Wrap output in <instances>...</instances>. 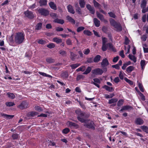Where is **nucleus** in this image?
<instances>
[{
	"instance_id": "nucleus-1",
	"label": "nucleus",
	"mask_w": 148,
	"mask_h": 148,
	"mask_svg": "<svg viewBox=\"0 0 148 148\" xmlns=\"http://www.w3.org/2000/svg\"><path fill=\"white\" fill-rule=\"evenodd\" d=\"M75 113L77 114V118L78 120L82 123H86L88 120L86 119L90 116L89 113L82 112L80 110H77L75 111Z\"/></svg>"
},
{
	"instance_id": "nucleus-2",
	"label": "nucleus",
	"mask_w": 148,
	"mask_h": 148,
	"mask_svg": "<svg viewBox=\"0 0 148 148\" xmlns=\"http://www.w3.org/2000/svg\"><path fill=\"white\" fill-rule=\"evenodd\" d=\"M25 34L23 32L16 33L14 38L15 43L17 45L22 43L25 41Z\"/></svg>"
},
{
	"instance_id": "nucleus-3",
	"label": "nucleus",
	"mask_w": 148,
	"mask_h": 148,
	"mask_svg": "<svg viewBox=\"0 0 148 148\" xmlns=\"http://www.w3.org/2000/svg\"><path fill=\"white\" fill-rule=\"evenodd\" d=\"M28 103L26 101H23L18 106V107L21 110H23L28 108Z\"/></svg>"
},
{
	"instance_id": "nucleus-4",
	"label": "nucleus",
	"mask_w": 148,
	"mask_h": 148,
	"mask_svg": "<svg viewBox=\"0 0 148 148\" xmlns=\"http://www.w3.org/2000/svg\"><path fill=\"white\" fill-rule=\"evenodd\" d=\"M38 12L41 15L45 16H48L49 14V12L47 10L43 8L39 9Z\"/></svg>"
},
{
	"instance_id": "nucleus-5",
	"label": "nucleus",
	"mask_w": 148,
	"mask_h": 148,
	"mask_svg": "<svg viewBox=\"0 0 148 148\" xmlns=\"http://www.w3.org/2000/svg\"><path fill=\"white\" fill-rule=\"evenodd\" d=\"M24 14L25 16L29 19H32L34 17L33 13L32 12L29 11L28 10L25 11Z\"/></svg>"
},
{
	"instance_id": "nucleus-6",
	"label": "nucleus",
	"mask_w": 148,
	"mask_h": 148,
	"mask_svg": "<svg viewBox=\"0 0 148 148\" xmlns=\"http://www.w3.org/2000/svg\"><path fill=\"white\" fill-rule=\"evenodd\" d=\"M85 123V124L84 125V126L87 128L90 129H92L93 130H94L95 129V127L94 125V124L92 121H91L89 120H88L87 123Z\"/></svg>"
},
{
	"instance_id": "nucleus-7",
	"label": "nucleus",
	"mask_w": 148,
	"mask_h": 148,
	"mask_svg": "<svg viewBox=\"0 0 148 148\" xmlns=\"http://www.w3.org/2000/svg\"><path fill=\"white\" fill-rule=\"evenodd\" d=\"M92 73L94 75H101L103 73V70L100 68H96L93 70L92 71Z\"/></svg>"
},
{
	"instance_id": "nucleus-8",
	"label": "nucleus",
	"mask_w": 148,
	"mask_h": 148,
	"mask_svg": "<svg viewBox=\"0 0 148 148\" xmlns=\"http://www.w3.org/2000/svg\"><path fill=\"white\" fill-rule=\"evenodd\" d=\"M109 62L106 58L103 59L101 63V64L102 67H104L107 66L109 64Z\"/></svg>"
},
{
	"instance_id": "nucleus-9",
	"label": "nucleus",
	"mask_w": 148,
	"mask_h": 148,
	"mask_svg": "<svg viewBox=\"0 0 148 148\" xmlns=\"http://www.w3.org/2000/svg\"><path fill=\"white\" fill-rule=\"evenodd\" d=\"M86 7L89 10L90 13L92 14H94L95 13V10L94 8L91 6L90 4H87L86 5Z\"/></svg>"
},
{
	"instance_id": "nucleus-10",
	"label": "nucleus",
	"mask_w": 148,
	"mask_h": 148,
	"mask_svg": "<svg viewBox=\"0 0 148 148\" xmlns=\"http://www.w3.org/2000/svg\"><path fill=\"white\" fill-rule=\"evenodd\" d=\"M135 123L137 125H141L144 123L143 120L140 117L136 118L135 121Z\"/></svg>"
},
{
	"instance_id": "nucleus-11",
	"label": "nucleus",
	"mask_w": 148,
	"mask_h": 148,
	"mask_svg": "<svg viewBox=\"0 0 148 148\" xmlns=\"http://www.w3.org/2000/svg\"><path fill=\"white\" fill-rule=\"evenodd\" d=\"M114 27L116 29V30L118 32H121L122 30V27L119 23H117Z\"/></svg>"
},
{
	"instance_id": "nucleus-12",
	"label": "nucleus",
	"mask_w": 148,
	"mask_h": 148,
	"mask_svg": "<svg viewBox=\"0 0 148 148\" xmlns=\"http://www.w3.org/2000/svg\"><path fill=\"white\" fill-rule=\"evenodd\" d=\"M132 108V107L129 106H123L122 107V109L120 110V112H122L124 110H130Z\"/></svg>"
},
{
	"instance_id": "nucleus-13",
	"label": "nucleus",
	"mask_w": 148,
	"mask_h": 148,
	"mask_svg": "<svg viewBox=\"0 0 148 148\" xmlns=\"http://www.w3.org/2000/svg\"><path fill=\"white\" fill-rule=\"evenodd\" d=\"M67 124H69V126L74 127L76 129L79 127V125L75 123L69 121L67 122Z\"/></svg>"
},
{
	"instance_id": "nucleus-14",
	"label": "nucleus",
	"mask_w": 148,
	"mask_h": 148,
	"mask_svg": "<svg viewBox=\"0 0 148 148\" xmlns=\"http://www.w3.org/2000/svg\"><path fill=\"white\" fill-rule=\"evenodd\" d=\"M67 8L69 12L73 14H74L75 12L72 6L69 5L67 6Z\"/></svg>"
},
{
	"instance_id": "nucleus-15",
	"label": "nucleus",
	"mask_w": 148,
	"mask_h": 148,
	"mask_svg": "<svg viewBox=\"0 0 148 148\" xmlns=\"http://www.w3.org/2000/svg\"><path fill=\"white\" fill-rule=\"evenodd\" d=\"M49 6L51 9L54 10H57L56 6L53 2L51 1L49 3Z\"/></svg>"
},
{
	"instance_id": "nucleus-16",
	"label": "nucleus",
	"mask_w": 148,
	"mask_h": 148,
	"mask_svg": "<svg viewBox=\"0 0 148 148\" xmlns=\"http://www.w3.org/2000/svg\"><path fill=\"white\" fill-rule=\"evenodd\" d=\"M102 87L103 88L105 89L106 90L110 92L114 90V88L113 87H109L106 85H104Z\"/></svg>"
},
{
	"instance_id": "nucleus-17",
	"label": "nucleus",
	"mask_w": 148,
	"mask_h": 148,
	"mask_svg": "<svg viewBox=\"0 0 148 148\" xmlns=\"http://www.w3.org/2000/svg\"><path fill=\"white\" fill-rule=\"evenodd\" d=\"M93 22L96 27H99L100 26V22L97 18H94L93 19Z\"/></svg>"
},
{
	"instance_id": "nucleus-18",
	"label": "nucleus",
	"mask_w": 148,
	"mask_h": 148,
	"mask_svg": "<svg viewBox=\"0 0 148 148\" xmlns=\"http://www.w3.org/2000/svg\"><path fill=\"white\" fill-rule=\"evenodd\" d=\"M101 56L99 55H97L94 58L93 61L94 62L97 63L100 60L101 58Z\"/></svg>"
},
{
	"instance_id": "nucleus-19",
	"label": "nucleus",
	"mask_w": 148,
	"mask_h": 148,
	"mask_svg": "<svg viewBox=\"0 0 148 148\" xmlns=\"http://www.w3.org/2000/svg\"><path fill=\"white\" fill-rule=\"evenodd\" d=\"M53 22L61 24H63L64 23V21L63 19L56 18L54 20Z\"/></svg>"
},
{
	"instance_id": "nucleus-20",
	"label": "nucleus",
	"mask_w": 148,
	"mask_h": 148,
	"mask_svg": "<svg viewBox=\"0 0 148 148\" xmlns=\"http://www.w3.org/2000/svg\"><path fill=\"white\" fill-rule=\"evenodd\" d=\"M147 4V0H142L141 1V4L140 5V7L141 8H145Z\"/></svg>"
},
{
	"instance_id": "nucleus-21",
	"label": "nucleus",
	"mask_w": 148,
	"mask_h": 148,
	"mask_svg": "<svg viewBox=\"0 0 148 148\" xmlns=\"http://www.w3.org/2000/svg\"><path fill=\"white\" fill-rule=\"evenodd\" d=\"M61 76L63 78H67L69 76V74L67 72H64L62 73Z\"/></svg>"
},
{
	"instance_id": "nucleus-22",
	"label": "nucleus",
	"mask_w": 148,
	"mask_h": 148,
	"mask_svg": "<svg viewBox=\"0 0 148 148\" xmlns=\"http://www.w3.org/2000/svg\"><path fill=\"white\" fill-rule=\"evenodd\" d=\"M53 40L54 42H56L58 44L62 42V40L57 37L53 38Z\"/></svg>"
},
{
	"instance_id": "nucleus-23",
	"label": "nucleus",
	"mask_w": 148,
	"mask_h": 148,
	"mask_svg": "<svg viewBox=\"0 0 148 148\" xmlns=\"http://www.w3.org/2000/svg\"><path fill=\"white\" fill-rule=\"evenodd\" d=\"M47 0H40L39 3L40 4V6H45L47 5Z\"/></svg>"
},
{
	"instance_id": "nucleus-24",
	"label": "nucleus",
	"mask_w": 148,
	"mask_h": 148,
	"mask_svg": "<svg viewBox=\"0 0 148 148\" xmlns=\"http://www.w3.org/2000/svg\"><path fill=\"white\" fill-rule=\"evenodd\" d=\"M66 18L67 20L69 21L73 24H75V21L74 19H73L71 17L67 16H66Z\"/></svg>"
},
{
	"instance_id": "nucleus-25",
	"label": "nucleus",
	"mask_w": 148,
	"mask_h": 148,
	"mask_svg": "<svg viewBox=\"0 0 148 148\" xmlns=\"http://www.w3.org/2000/svg\"><path fill=\"white\" fill-rule=\"evenodd\" d=\"M108 45H108V43L106 44L102 45L101 48L102 50L103 51H106L108 48L109 47Z\"/></svg>"
},
{
	"instance_id": "nucleus-26",
	"label": "nucleus",
	"mask_w": 148,
	"mask_h": 148,
	"mask_svg": "<svg viewBox=\"0 0 148 148\" xmlns=\"http://www.w3.org/2000/svg\"><path fill=\"white\" fill-rule=\"evenodd\" d=\"M96 14L97 17L99 18L101 21L104 18L103 15L100 14L98 11L96 12Z\"/></svg>"
},
{
	"instance_id": "nucleus-27",
	"label": "nucleus",
	"mask_w": 148,
	"mask_h": 148,
	"mask_svg": "<svg viewBox=\"0 0 148 148\" xmlns=\"http://www.w3.org/2000/svg\"><path fill=\"white\" fill-rule=\"evenodd\" d=\"M70 58L71 60L72 61H74L75 60V57L76 56V55L74 53H73L70 52Z\"/></svg>"
},
{
	"instance_id": "nucleus-28",
	"label": "nucleus",
	"mask_w": 148,
	"mask_h": 148,
	"mask_svg": "<svg viewBox=\"0 0 148 148\" xmlns=\"http://www.w3.org/2000/svg\"><path fill=\"white\" fill-rule=\"evenodd\" d=\"M79 3L80 7L84 8L85 7V2L84 0H79Z\"/></svg>"
},
{
	"instance_id": "nucleus-29",
	"label": "nucleus",
	"mask_w": 148,
	"mask_h": 148,
	"mask_svg": "<svg viewBox=\"0 0 148 148\" xmlns=\"http://www.w3.org/2000/svg\"><path fill=\"white\" fill-rule=\"evenodd\" d=\"M134 69V67L132 66H128L126 69V71L128 73H131Z\"/></svg>"
},
{
	"instance_id": "nucleus-30",
	"label": "nucleus",
	"mask_w": 148,
	"mask_h": 148,
	"mask_svg": "<svg viewBox=\"0 0 148 148\" xmlns=\"http://www.w3.org/2000/svg\"><path fill=\"white\" fill-rule=\"evenodd\" d=\"M129 58L132 60H133L134 62H136V58L134 56L131 55L130 54L129 55Z\"/></svg>"
},
{
	"instance_id": "nucleus-31",
	"label": "nucleus",
	"mask_w": 148,
	"mask_h": 148,
	"mask_svg": "<svg viewBox=\"0 0 148 148\" xmlns=\"http://www.w3.org/2000/svg\"><path fill=\"white\" fill-rule=\"evenodd\" d=\"M140 64L142 69L143 70L144 69V67L146 65L145 61V60H142L140 61Z\"/></svg>"
},
{
	"instance_id": "nucleus-32",
	"label": "nucleus",
	"mask_w": 148,
	"mask_h": 148,
	"mask_svg": "<svg viewBox=\"0 0 148 148\" xmlns=\"http://www.w3.org/2000/svg\"><path fill=\"white\" fill-rule=\"evenodd\" d=\"M87 60L85 63L87 64V63H92L94 62L93 61V57L89 58L87 59Z\"/></svg>"
},
{
	"instance_id": "nucleus-33",
	"label": "nucleus",
	"mask_w": 148,
	"mask_h": 148,
	"mask_svg": "<svg viewBox=\"0 0 148 148\" xmlns=\"http://www.w3.org/2000/svg\"><path fill=\"white\" fill-rule=\"evenodd\" d=\"M80 64L76 63L75 64H72L70 65V67L72 69H74L80 65Z\"/></svg>"
},
{
	"instance_id": "nucleus-34",
	"label": "nucleus",
	"mask_w": 148,
	"mask_h": 148,
	"mask_svg": "<svg viewBox=\"0 0 148 148\" xmlns=\"http://www.w3.org/2000/svg\"><path fill=\"white\" fill-rule=\"evenodd\" d=\"M42 25V23H38L36 26L35 29L36 30H40L41 29Z\"/></svg>"
},
{
	"instance_id": "nucleus-35",
	"label": "nucleus",
	"mask_w": 148,
	"mask_h": 148,
	"mask_svg": "<svg viewBox=\"0 0 148 148\" xmlns=\"http://www.w3.org/2000/svg\"><path fill=\"white\" fill-rule=\"evenodd\" d=\"M91 68L90 66H88L86 69L85 71L84 72L83 74H87L89 73L91 70Z\"/></svg>"
},
{
	"instance_id": "nucleus-36",
	"label": "nucleus",
	"mask_w": 148,
	"mask_h": 148,
	"mask_svg": "<svg viewBox=\"0 0 148 148\" xmlns=\"http://www.w3.org/2000/svg\"><path fill=\"white\" fill-rule=\"evenodd\" d=\"M118 99L116 98H113L109 100L108 103L109 104L114 103L117 102Z\"/></svg>"
},
{
	"instance_id": "nucleus-37",
	"label": "nucleus",
	"mask_w": 148,
	"mask_h": 148,
	"mask_svg": "<svg viewBox=\"0 0 148 148\" xmlns=\"http://www.w3.org/2000/svg\"><path fill=\"white\" fill-rule=\"evenodd\" d=\"M141 128L143 131L146 132L147 133H148V127L144 125L141 126Z\"/></svg>"
},
{
	"instance_id": "nucleus-38",
	"label": "nucleus",
	"mask_w": 148,
	"mask_h": 148,
	"mask_svg": "<svg viewBox=\"0 0 148 148\" xmlns=\"http://www.w3.org/2000/svg\"><path fill=\"white\" fill-rule=\"evenodd\" d=\"M76 12L79 14L82 15V9L80 7L78 8L75 9Z\"/></svg>"
},
{
	"instance_id": "nucleus-39",
	"label": "nucleus",
	"mask_w": 148,
	"mask_h": 148,
	"mask_svg": "<svg viewBox=\"0 0 148 148\" xmlns=\"http://www.w3.org/2000/svg\"><path fill=\"white\" fill-rule=\"evenodd\" d=\"M7 95L9 98L12 99H14L15 97V95L13 93L8 92L7 93Z\"/></svg>"
},
{
	"instance_id": "nucleus-40",
	"label": "nucleus",
	"mask_w": 148,
	"mask_h": 148,
	"mask_svg": "<svg viewBox=\"0 0 148 148\" xmlns=\"http://www.w3.org/2000/svg\"><path fill=\"white\" fill-rule=\"evenodd\" d=\"M59 53L63 56H65L66 55V51L60 50L59 51Z\"/></svg>"
},
{
	"instance_id": "nucleus-41",
	"label": "nucleus",
	"mask_w": 148,
	"mask_h": 148,
	"mask_svg": "<svg viewBox=\"0 0 148 148\" xmlns=\"http://www.w3.org/2000/svg\"><path fill=\"white\" fill-rule=\"evenodd\" d=\"M110 23L111 25L114 26L117 23V22L115 21V20L113 19H111L110 20Z\"/></svg>"
},
{
	"instance_id": "nucleus-42",
	"label": "nucleus",
	"mask_w": 148,
	"mask_h": 148,
	"mask_svg": "<svg viewBox=\"0 0 148 148\" xmlns=\"http://www.w3.org/2000/svg\"><path fill=\"white\" fill-rule=\"evenodd\" d=\"M39 73L40 75H42L43 76H44L48 77L49 78H52V77L51 75H49L47 74L46 73H44L41 72H39Z\"/></svg>"
},
{
	"instance_id": "nucleus-43",
	"label": "nucleus",
	"mask_w": 148,
	"mask_h": 148,
	"mask_svg": "<svg viewBox=\"0 0 148 148\" xmlns=\"http://www.w3.org/2000/svg\"><path fill=\"white\" fill-rule=\"evenodd\" d=\"M85 69L86 67L85 66H82L77 69L76 71H84L85 70Z\"/></svg>"
},
{
	"instance_id": "nucleus-44",
	"label": "nucleus",
	"mask_w": 148,
	"mask_h": 148,
	"mask_svg": "<svg viewBox=\"0 0 148 148\" xmlns=\"http://www.w3.org/2000/svg\"><path fill=\"white\" fill-rule=\"evenodd\" d=\"M84 34L87 36H91L92 35V33L89 31L87 30H85L84 31Z\"/></svg>"
},
{
	"instance_id": "nucleus-45",
	"label": "nucleus",
	"mask_w": 148,
	"mask_h": 148,
	"mask_svg": "<svg viewBox=\"0 0 148 148\" xmlns=\"http://www.w3.org/2000/svg\"><path fill=\"white\" fill-rule=\"evenodd\" d=\"M93 3L94 4V6L95 7H98L99 8L101 5L97 2L95 0H93Z\"/></svg>"
},
{
	"instance_id": "nucleus-46",
	"label": "nucleus",
	"mask_w": 148,
	"mask_h": 148,
	"mask_svg": "<svg viewBox=\"0 0 148 148\" xmlns=\"http://www.w3.org/2000/svg\"><path fill=\"white\" fill-rule=\"evenodd\" d=\"M125 80L127 83H129L130 85H132L133 84V82L130 80L128 79L126 77H125L124 78Z\"/></svg>"
},
{
	"instance_id": "nucleus-47",
	"label": "nucleus",
	"mask_w": 148,
	"mask_h": 148,
	"mask_svg": "<svg viewBox=\"0 0 148 148\" xmlns=\"http://www.w3.org/2000/svg\"><path fill=\"white\" fill-rule=\"evenodd\" d=\"M46 61L48 63H51L54 62V60L51 58H47L46 59Z\"/></svg>"
},
{
	"instance_id": "nucleus-48",
	"label": "nucleus",
	"mask_w": 148,
	"mask_h": 148,
	"mask_svg": "<svg viewBox=\"0 0 148 148\" xmlns=\"http://www.w3.org/2000/svg\"><path fill=\"white\" fill-rule=\"evenodd\" d=\"M108 45H109L108 46L110 49H111L114 52H115L116 51L115 49H114L113 46L111 43H108Z\"/></svg>"
},
{
	"instance_id": "nucleus-49",
	"label": "nucleus",
	"mask_w": 148,
	"mask_h": 148,
	"mask_svg": "<svg viewBox=\"0 0 148 148\" xmlns=\"http://www.w3.org/2000/svg\"><path fill=\"white\" fill-rule=\"evenodd\" d=\"M5 105L7 106L10 107L15 105V103L14 102H6L5 103Z\"/></svg>"
},
{
	"instance_id": "nucleus-50",
	"label": "nucleus",
	"mask_w": 148,
	"mask_h": 148,
	"mask_svg": "<svg viewBox=\"0 0 148 148\" xmlns=\"http://www.w3.org/2000/svg\"><path fill=\"white\" fill-rule=\"evenodd\" d=\"M123 103V99H120L118 102L117 105L118 106H122Z\"/></svg>"
},
{
	"instance_id": "nucleus-51",
	"label": "nucleus",
	"mask_w": 148,
	"mask_h": 148,
	"mask_svg": "<svg viewBox=\"0 0 148 148\" xmlns=\"http://www.w3.org/2000/svg\"><path fill=\"white\" fill-rule=\"evenodd\" d=\"M35 108L36 110L39 112H40L43 110L42 108L38 106H36L35 107Z\"/></svg>"
},
{
	"instance_id": "nucleus-52",
	"label": "nucleus",
	"mask_w": 148,
	"mask_h": 148,
	"mask_svg": "<svg viewBox=\"0 0 148 148\" xmlns=\"http://www.w3.org/2000/svg\"><path fill=\"white\" fill-rule=\"evenodd\" d=\"M85 29L84 27L83 26L79 27H78L77 29V32H79Z\"/></svg>"
},
{
	"instance_id": "nucleus-53",
	"label": "nucleus",
	"mask_w": 148,
	"mask_h": 148,
	"mask_svg": "<svg viewBox=\"0 0 148 148\" xmlns=\"http://www.w3.org/2000/svg\"><path fill=\"white\" fill-rule=\"evenodd\" d=\"M3 115L5 117H6L7 118L9 119H12L14 116L13 115H8L5 114H4Z\"/></svg>"
},
{
	"instance_id": "nucleus-54",
	"label": "nucleus",
	"mask_w": 148,
	"mask_h": 148,
	"mask_svg": "<svg viewBox=\"0 0 148 148\" xmlns=\"http://www.w3.org/2000/svg\"><path fill=\"white\" fill-rule=\"evenodd\" d=\"M47 46L49 48L52 49L53 48L55 47V45L54 44L51 43L48 45Z\"/></svg>"
},
{
	"instance_id": "nucleus-55",
	"label": "nucleus",
	"mask_w": 148,
	"mask_h": 148,
	"mask_svg": "<svg viewBox=\"0 0 148 148\" xmlns=\"http://www.w3.org/2000/svg\"><path fill=\"white\" fill-rule=\"evenodd\" d=\"M138 87H139L140 90L142 92H143L144 91V89L143 88V86L142 85V84H141L140 83H139L138 84Z\"/></svg>"
},
{
	"instance_id": "nucleus-56",
	"label": "nucleus",
	"mask_w": 148,
	"mask_h": 148,
	"mask_svg": "<svg viewBox=\"0 0 148 148\" xmlns=\"http://www.w3.org/2000/svg\"><path fill=\"white\" fill-rule=\"evenodd\" d=\"M38 42L39 44L42 45L46 43V41L42 39H39L38 40Z\"/></svg>"
},
{
	"instance_id": "nucleus-57",
	"label": "nucleus",
	"mask_w": 148,
	"mask_h": 148,
	"mask_svg": "<svg viewBox=\"0 0 148 148\" xmlns=\"http://www.w3.org/2000/svg\"><path fill=\"white\" fill-rule=\"evenodd\" d=\"M108 13L110 17L114 18H115L116 16L113 13L110 12H108Z\"/></svg>"
},
{
	"instance_id": "nucleus-58",
	"label": "nucleus",
	"mask_w": 148,
	"mask_h": 148,
	"mask_svg": "<svg viewBox=\"0 0 148 148\" xmlns=\"http://www.w3.org/2000/svg\"><path fill=\"white\" fill-rule=\"evenodd\" d=\"M69 132V130L68 128H66L63 130L62 132L63 133L66 134Z\"/></svg>"
},
{
	"instance_id": "nucleus-59",
	"label": "nucleus",
	"mask_w": 148,
	"mask_h": 148,
	"mask_svg": "<svg viewBox=\"0 0 148 148\" xmlns=\"http://www.w3.org/2000/svg\"><path fill=\"white\" fill-rule=\"evenodd\" d=\"M51 16L53 18H55L58 17L56 14L55 13H52L50 14Z\"/></svg>"
},
{
	"instance_id": "nucleus-60",
	"label": "nucleus",
	"mask_w": 148,
	"mask_h": 148,
	"mask_svg": "<svg viewBox=\"0 0 148 148\" xmlns=\"http://www.w3.org/2000/svg\"><path fill=\"white\" fill-rule=\"evenodd\" d=\"M36 112H30L28 114V116H34L35 115Z\"/></svg>"
},
{
	"instance_id": "nucleus-61",
	"label": "nucleus",
	"mask_w": 148,
	"mask_h": 148,
	"mask_svg": "<svg viewBox=\"0 0 148 148\" xmlns=\"http://www.w3.org/2000/svg\"><path fill=\"white\" fill-rule=\"evenodd\" d=\"M90 52V50L89 49H87L84 50V53L85 55H88L89 54Z\"/></svg>"
},
{
	"instance_id": "nucleus-62",
	"label": "nucleus",
	"mask_w": 148,
	"mask_h": 148,
	"mask_svg": "<svg viewBox=\"0 0 148 148\" xmlns=\"http://www.w3.org/2000/svg\"><path fill=\"white\" fill-rule=\"evenodd\" d=\"M84 76L81 75H78L77 77V80H79L83 78Z\"/></svg>"
},
{
	"instance_id": "nucleus-63",
	"label": "nucleus",
	"mask_w": 148,
	"mask_h": 148,
	"mask_svg": "<svg viewBox=\"0 0 148 148\" xmlns=\"http://www.w3.org/2000/svg\"><path fill=\"white\" fill-rule=\"evenodd\" d=\"M139 95L140 97H141L142 100L143 101H144L145 100V97L144 95L141 92H140Z\"/></svg>"
},
{
	"instance_id": "nucleus-64",
	"label": "nucleus",
	"mask_w": 148,
	"mask_h": 148,
	"mask_svg": "<svg viewBox=\"0 0 148 148\" xmlns=\"http://www.w3.org/2000/svg\"><path fill=\"white\" fill-rule=\"evenodd\" d=\"M119 55L123 58H124L125 56L124 54V51L123 50H122L120 52Z\"/></svg>"
}]
</instances>
